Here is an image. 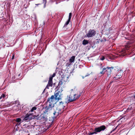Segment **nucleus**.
Instances as JSON below:
<instances>
[{
    "label": "nucleus",
    "instance_id": "nucleus-14",
    "mask_svg": "<svg viewBox=\"0 0 135 135\" xmlns=\"http://www.w3.org/2000/svg\"><path fill=\"white\" fill-rule=\"evenodd\" d=\"M129 100L130 102H133V101H135V94L133 97L131 98Z\"/></svg>",
    "mask_w": 135,
    "mask_h": 135
},
{
    "label": "nucleus",
    "instance_id": "nucleus-20",
    "mask_svg": "<svg viewBox=\"0 0 135 135\" xmlns=\"http://www.w3.org/2000/svg\"><path fill=\"white\" fill-rule=\"evenodd\" d=\"M70 20H68V21H67V22L65 23L64 25V27L65 26H66L67 25H68L70 21Z\"/></svg>",
    "mask_w": 135,
    "mask_h": 135
},
{
    "label": "nucleus",
    "instance_id": "nucleus-7",
    "mask_svg": "<svg viewBox=\"0 0 135 135\" xmlns=\"http://www.w3.org/2000/svg\"><path fill=\"white\" fill-rule=\"evenodd\" d=\"M122 74V72L120 71H118L113 77L114 79V80H117L119 79L121 77Z\"/></svg>",
    "mask_w": 135,
    "mask_h": 135
},
{
    "label": "nucleus",
    "instance_id": "nucleus-21",
    "mask_svg": "<svg viewBox=\"0 0 135 135\" xmlns=\"http://www.w3.org/2000/svg\"><path fill=\"white\" fill-rule=\"evenodd\" d=\"M71 16H72V13H70L69 14V19H68L69 20H70L71 19Z\"/></svg>",
    "mask_w": 135,
    "mask_h": 135
},
{
    "label": "nucleus",
    "instance_id": "nucleus-32",
    "mask_svg": "<svg viewBox=\"0 0 135 135\" xmlns=\"http://www.w3.org/2000/svg\"><path fill=\"white\" fill-rule=\"evenodd\" d=\"M89 75V74H88V75H86V76H85V77H86V76H88V75Z\"/></svg>",
    "mask_w": 135,
    "mask_h": 135
},
{
    "label": "nucleus",
    "instance_id": "nucleus-16",
    "mask_svg": "<svg viewBox=\"0 0 135 135\" xmlns=\"http://www.w3.org/2000/svg\"><path fill=\"white\" fill-rule=\"evenodd\" d=\"M106 68H103V70L102 71H101L100 73L99 74V76H101L102 75V74H103L104 73V70H106Z\"/></svg>",
    "mask_w": 135,
    "mask_h": 135
},
{
    "label": "nucleus",
    "instance_id": "nucleus-23",
    "mask_svg": "<svg viewBox=\"0 0 135 135\" xmlns=\"http://www.w3.org/2000/svg\"><path fill=\"white\" fill-rule=\"evenodd\" d=\"M56 75V74L55 73H54L51 76H50V78H52H52L53 77H54Z\"/></svg>",
    "mask_w": 135,
    "mask_h": 135
},
{
    "label": "nucleus",
    "instance_id": "nucleus-19",
    "mask_svg": "<svg viewBox=\"0 0 135 135\" xmlns=\"http://www.w3.org/2000/svg\"><path fill=\"white\" fill-rule=\"evenodd\" d=\"M37 108L35 107H33V108H32L31 109V112H32L34 110H35Z\"/></svg>",
    "mask_w": 135,
    "mask_h": 135
},
{
    "label": "nucleus",
    "instance_id": "nucleus-30",
    "mask_svg": "<svg viewBox=\"0 0 135 135\" xmlns=\"http://www.w3.org/2000/svg\"><path fill=\"white\" fill-rule=\"evenodd\" d=\"M68 78V77H67V76H65V78Z\"/></svg>",
    "mask_w": 135,
    "mask_h": 135
},
{
    "label": "nucleus",
    "instance_id": "nucleus-26",
    "mask_svg": "<svg viewBox=\"0 0 135 135\" xmlns=\"http://www.w3.org/2000/svg\"><path fill=\"white\" fill-rule=\"evenodd\" d=\"M117 127V126L114 129L112 130V131H114V130H115L116 129Z\"/></svg>",
    "mask_w": 135,
    "mask_h": 135
},
{
    "label": "nucleus",
    "instance_id": "nucleus-13",
    "mask_svg": "<svg viewBox=\"0 0 135 135\" xmlns=\"http://www.w3.org/2000/svg\"><path fill=\"white\" fill-rule=\"evenodd\" d=\"M63 82L62 80L60 81L59 82V83L58 86H57V87H58V89L59 88H62L63 89V88L62 87V85L63 84Z\"/></svg>",
    "mask_w": 135,
    "mask_h": 135
},
{
    "label": "nucleus",
    "instance_id": "nucleus-4",
    "mask_svg": "<svg viewBox=\"0 0 135 135\" xmlns=\"http://www.w3.org/2000/svg\"><path fill=\"white\" fill-rule=\"evenodd\" d=\"M105 127L104 126H102L96 128L94 132L90 133L89 135L93 134H96L97 132H99L102 131H104L105 129Z\"/></svg>",
    "mask_w": 135,
    "mask_h": 135
},
{
    "label": "nucleus",
    "instance_id": "nucleus-27",
    "mask_svg": "<svg viewBox=\"0 0 135 135\" xmlns=\"http://www.w3.org/2000/svg\"><path fill=\"white\" fill-rule=\"evenodd\" d=\"M43 0L44 2H45V4L46 3V0Z\"/></svg>",
    "mask_w": 135,
    "mask_h": 135
},
{
    "label": "nucleus",
    "instance_id": "nucleus-33",
    "mask_svg": "<svg viewBox=\"0 0 135 135\" xmlns=\"http://www.w3.org/2000/svg\"><path fill=\"white\" fill-rule=\"evenodd\" d=\"M74 90H75V89H74Z\"/></svg>",
    "mask_w": 135,
    "mask_h": 135
},
{
    "label": "nucleus",
    "instance_id": "nucleus-11",
    "mask_svg": "<svg viewBox=\"0 0 135 135\" xmlns=\"http://www.w3.org/2000/svg\"><path fill=\"white\" fill-rule=\"evenodd\" d=\"M52 78H49V81L48 84L46 87V89H49V86H52Z\"/></svg>",
    "mask_w": 135,
    "mask_h": 135
},
{
    "label": "nucleus",
    "instance_id": "nucleus-22",
    "mask_svg": "<svg viewBox=\"0 0 135 135\" xmlns=\"http://www.w3.org/2000/svg\"><path fill=\"white\" fill-rule=\"evenodd\" d=\"M21 119L20 118H17L16 119V121L18 122H21Z\"/></svg>",
    "mask_w": 135,
    "mask_h": 135
},
{
    "label": "nucleus",
    "instance_id": "nucleus-31",
    "mask_svg": "<svg viewBox=\"0 0 135 135\" xmlns=\"http://www.w3.org/2000/svg\"><path fill=\"white\" fill-rule=\"evenodd\" d=\"M133 61H135V57L133 59Z\"/></svg>",
    "mask_w": 135,
    "mask_h": 135
},
{
    "label": "nucleus",
    "instance_id": "nucleus-28",
    "mask_svg": "<svg viewBox=\"0 0 135 135\" xmlns=\"http://www.w3.org/2000/svg\"><path fill=\"white\" fill-rule=\"evenodd\" d=\"M14 55H13V56H12V59H14Z\"/></svg>",
    "mask_w": 135,
    "mask_h": 135
},
{
    "label": "nucleus",
    "instance_id": "nucleus-5",
    "mask_svg": "<svg viewBox=\"0 0 135 135\" xmlns=\"http://www.w3.org/2000/svg\"><path fill=\"white\" fill-rule=\"evenodd\" d=\"M55 100H56V99L55 98L54 96L52 95L50 98L48 99L47 104L48 105V104H49L50 105H54V103H56Z\"/></svg>",
    "mask_w": 135,
    "mask_h": 135
},
{
    "label": "nucleus",
    "instance_id": "nucleus-1",
    "mask_svg": "<svg viewBox=\"0 0 135 135\" xmlns=\"http://www.w3.org/2000/svg\"><path fill=\"white\" fill-rule=\"evenodd\" d=\"M73 90H72L71 91L70 94L69 96L68 95L67 98L65 99L66 103H68L70 102H73L80 97L81 93L79 92V94L77 95L76 94L74 93Z\"/></svg>",
    "mask_w": 135,
    "mask_h": 135
},
{
    "label": "nucleus",
    "instance_id": "nucleus-8",
    "mask_svg": "<svg viewBox=\"0 0 135 135\" xmlns=\"http://www.w3.org/2000/svg\"><path fill=\"white\" fill-rule=\"evenodd\" d=\"M32 118V114H27L24 117L23 120L27 122L29 121Z\"/></svg>",
    "mask_w": 135,
    "mask_h": 135
},
{
    "label": "nucleus",
    "instance_id": "nucleus-2",
    "mask_svg": "<svg viewBox=\"0 0 135 135\" xmlns=\"http://www.w3.org/2000/svg\"><path fill=\"white\" fill-rule=\"evenodd\" d=\"M64 104V103H62V102H59L56 110L53 113L54 115H56V116H57L59 114H61L62 112L65 107Z\"/></svg>",
    "mask_w": 135,
    "mask_h": 135
},
{
    "label": "nucleus",
    "instance_id": "nucleus-29",
    "mask_svg": "<svg viewBox=\"0 0 135 135\" xmlns=\"http://www.w3.org/2000/svg\"><path fill=\"white\" fill-rule=\"evenodd\" d=\"M2 98V95L0 96V99H1Z\"/></svg>",
    "mask_w": 135,
    "mask_h": 135
},
{
    "label": "nucleus",
    "instance_id": "nucleus-3",
    "mask_svg": "<svg viewBox=\"0 0 135 135\" xmlns=\"http://www.w3.org/2000/svg\"><path fill=\"white\" fill-rule=\"evenodd\" d=\"M63 91V89L62 88H59L57 91H55L54 94L55 98L56 99V100L58 101L61 99V96L62 95L61 93Z\"/></svg>",
    "mask_w": 135,
    "mask_h": 135
},
{
    "label": "nucleus",
    "instance_id": "nucleus-9",
    "mask_svg": "<svg viewBox=\"0 0 135 135\" xmlns=\"http://www.w3.org/2000/svg\"><path fill=\"white\" fill-rule=\"evenodd\" d=\"M54 107V105H49V104H47V105L45 108V110L44 111V113H46L47 112H49L52 109V108Z\"/></svg>",
    "mask_w": 135,
    "mask_h": 135
},
{
    "label": "nucleus",
    "instance_id": "nucleus-18",
    "mask_svg": "<svg viewBox=\"0 0 135 135\" xmlns=\"http://www.w3.org/2000/svg\"><path fill=\"white\" fill-rule=\"evenodd\" d=\"M132 109V107L131 106H129V107L127 109V112H129L130 110Z\"/></svg>",
    "mask_w": 135,
    "mask_h": 135
},
{
    "label": "nucleus",
    "instance_id": "nucleus-12",
    "mask_svg": "<svg viewBox=\"0 0 135 135\" xmlns=\"http://www.w3.org/2000/svg\"><path fill=\"white\" fill-rule=\"evenodd\" d=\"M106 71H107V75L109 76L110 75L111 72V69H113V67H107V68H106Z\"/></svg>",
    "mask_w": 135,
    "mask_h": 135
},
{
    "label": "nucleus",
    "instance_id": "nucleus-15",
    "mask_svg": "<svg viewBox=\"0 0 135 135\" xmlns=\"http://www.w3.org/2000/svg\"><path fill=\"white\" fill-rule=\"evenodd\" d=\"M88 43V40H85V39L83 41V45H86Z\"/></svg>",
    "mask_w": 135,
    "mask_h": 135
},
{
    "label": "nucleus",
    "instance_id": "nucleus-25",
    "mask_svg": "<svg viewBox=\"0 0 135 135\" xmlns=\"http://www.w3.org/2000/svg\"><path fill=\"white\" fill-rule=\"evenodd\" d=\"M1 95H2V98H4L5 97V95L4 94H3Z\"/></svg>",
    "mask_w": 135,
    "mask_h": 135
},
{
    "label": "nucleus",
    "instance_id": "nucleus-6",
    "mask_svg": "<svg viewBox=\"0 0 135 135\" xmlns=\"http://www.w3.org/2000/svg\"><path fill=\"white\" fill-rule=\"evenodd\" d=\"M96 34L95 31L94 30H90L88 32L86 35L88 37H91L94 36Z\"/></svg>",
    "mask_w": 135,
    "mask_h": 135
},
{
    "label": "nucleus",
    "instance_id": "nucleus-10",
    "mask_svg": "<svg viewBox=\"0 0 135 135\" xmlns=\"http://www.w3.org/2000/svg\"><path fill=\"white\" fill-rule=\"evenodd\" d=\"M75 59V56H72L69 60V61L70 62V63H67L66 64V66L68 67L69 66H70L71 65V63L72 62H73L74 61Z\"/></svg>",
    "mask_w": 135,
    "mask_h": 135
},
{
    "label": "nucleus",
    "instance_id": "nucleus-17",
    "mask_svg": "<svg viewBox=\"0 0 135 135\" xmlns=\"http://www.w3.org/2000/svg\"><path fill=\"white\" fill-rule=\"evenodd\" d=\"M28 131L26 129L25 131H24V130L22 131V132L23 134H27V133H28Z\"/></svg>",
    "mask_w": 135,
    "mask_h": 135
},
{
    "label": "nucleus",
    "instance_id": "nucleus-24",
    "mask_svg": "<svg viewBox=\"0 0 135 135\" xmlns=\"http://www.w3.org/2000/svg\"><path fill=\"white\" fill-rule=\"evenodd\" d=\"M105 59V57L104 56H102L101 57L100 59L102 60H104Z\"/></svg>",
    "mask_w": 135,
    "mask_h": 135
}]
</instances>
